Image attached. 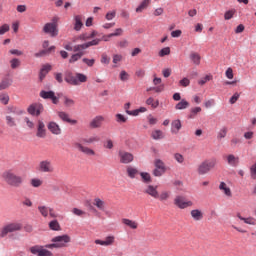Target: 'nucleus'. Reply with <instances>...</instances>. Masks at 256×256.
I'll list each match as a JSON object with an SVG mask.
<instances>
[{
    "instance_id": "26",
    "label": "nucleus",
    "mask_w": 256,
    "mask_h": 256,
    "mask_svg": "<svg viewBox=\"0 0 256 256\" xmlns=\"http://www.w3.org/2000/svg\"><path fill=\"white\" fill-rule=\"evenodd\" d=\"M151 0H143L140 5L136 8V13H143L145 9L149 7Z\"/></svg>"
},
{
    "instance_id": "23",
    "label": "nucleus",
    "mask_w": 256,
    "mask_h": 256,
    "mask_svg": "<svg viewBox=\"0 0 256 256\" xmlns=\"http://www.w3.org/2000/svg\"><path fill=\"white\" fill-rule=\"evenodd\" d=\"M227 163L228 165H231V167H237V165H239V157L230 154L227 156Z\"/></svg>"
},
{
    "instance_id": "2",
    "label": "nucleus",
    "mask_w": 256,
    "mask_h": 256,
    "mask_svg": "<svg viewBox=\"0 0 256 256\" xmlns=\"http://www.w3.org/2000/svg\"><path fill=\"white\" fill-rule=\"evenodd\" d=\"M64 79L66 83L74 86H79L81 83H87V75L79 72L75 73L74 75L70 72L65 76Z\"/></svg>"
},
{
    "instance_id": "1",
    "label": "nucleus",
    "mask_w": 256,
    "mask_h": 256,
    "mask_svg": "<svg viewBox=\"0 0 256 256\" xmlns=\"http://www.w3.org/2000/svg\"><path fill=\"white\" fill-rule=\"evenodd\" d=\"M2 179L10 187H21L23 185V177L16 175L11 170L4 171L2 173Z\"/></svg>"
},
{
    "instance_id": "55",
    "label": "nucleus",
    "mask_w": 256,
    "mask_h": 256,
    "mask_svg": "<svg viewBox=\"0 0 256 256\" xmlns=\"http://www.w3.org/2000/svg\"><path fill=\"white\" fill-rule=\"evenodd\" d=\"M38 256H53V252L44 249L43 247L40 249V254Z\"/></svg>"
},
{
    "instance_id": "30",
    "label": "nucleus",
    "mask_w": 256,
    "mask_h": 256,
    "mask_svg": "<svg viewBox=\"0 0 256 256\" xmlns=\"http://www.w3.org/2000/svg\"><path fill=\"white\" fill-rule=\"evenodd\" d=\"M190 59L194 65H201V55L197 52H192L190 54Z\"/></svg>"
},
{
    "instance_id": "7",
    "label": "nucleus",
    "mask_w": 256,
    "mask_h": 256,
    "mask_svg": "<svg viewBox=\"0 0 256 256\" xmlns=\"http://www.w3.org/2000/svg\"><path fill=\"white\" fill-rule=\"evenodd\" d=\"M38 171L40 173H53L55 171V167H53V163L49 160H43L38 165Z\"/></svg>"
},
{
    "instance_id": "3",
    "label": "nucleus",
    "mask_w": 256,
    "mask_h": 256,
    "mask_svg": "<svg viewBox=\"0 0 256 256\" xmlns=\"http://www.w3.org/2000/svg\"><path fill=\"white\" fill-rule=\"evenodd\" d=\"M23 229V224L19 222H10L0 228L1 239L7 237L9 233H16V231H21Z\"/></svg>"
},
{
    "instance_id": "9",
    "label": "nucleus",
    "mask_w": 256,
    "mask_h": 256,
    "mask_svg": "<svg viewBox=\"0 0 256 256\" xmlns=\"http://www.w3.org/2000/svg\"><path fill=\"white\" fill-rule=\"evenodd\" d=\"M44 33H48L51 37H57L59 31L57 30V24L46 23L43 27Z\"/></svg>"
},
{
    "instance_id": "24",
    "label": "nucleus",
    "mask_w": 256,
    "mask_h": 256,
    "mask_svg": "<svg viewBox=\"0 0 256 256\" xmlns=\"http://www.w3.org/2000/svg\"><path fill=\"white\" fill-rule=\"evenodd\" d=\"M171 125H172L171 132L177 135V133L181 131V127H182L181 120H174L172 121Z\"/></svg>"
},
{
    "instance_id": "44",
    "label": "nucleus",
    "mask_w": 256,
    "mask_h": 256,
    "mask_svg": "<svg viewBox=\"0 0 256 256\" xmlns=\"http://www.w3.org/2000/svg\"><path fill=\"white\" fill-rule=\"evenodd\" d=\"M140 177H142L143 183H151V174L147 172H141Z\"/></svg>"
},
{
    "instance_id": "22",
    "label": "nucleus",
    "mask_w": 256,
    "mask_h": 256,
    "mask_svg": "<svg viewBox=\"0 0 256 256\" xmlns=\"http://www.w3.org/2000/svg\"><path fill=\"white\" fill-rule=\"evenodd\" d=\"M122 223L123 225H126V227H129L130 229H137V227H139V224L136 221L127 218H123Z\"/></svg>"
},
{
    "instance_id": "58",
    "label": "nucleus",
    "mask_w": 256,
    "mask_h": 256,
    "mask_svg": "<svg viewBox=\"0 0 256 256\" xmlns=\"http://www.w3.org/2000/svg\"><path fill=\"white\" fill-rule=\"evenodd\" d=\"M120 80H122V81H129V74L127 73V71L122 70L120 72Z\"/></svg>"
},
{
    "instance_id": "8",
    "label": "nucleus",
    "mask_w": 256,
    "mask_h": 256,
    "mask_svg": "<svg viewBox=\"0 0 256 256\" xmlns=\"http://www.w3.org/2000/svg\"><path fill=\"white\" fill-rule=\"evenodd\" d=\"M43 109V104L34 103L28 107L27 111L33 117H39L43 113Z\"/></svg>"
},
{
    "instance_id": "34",
    "label": "nucleus",
    "mask_w": 256,
    "mask_h": 256,
    "mask_svg": "<svg viewBox=\"0 0 256 256\" xmlns=\"http://www.w3.org/2000/svg\"><path fill=\"white\" fill-rule=\"evenodd\" d=\"M49 228L52 231H61V225L59 224V221L57 220H52L49 222Z\"/></svg>"
},
{
    "instance_id": "18",
    "label": "nucleus",
    "mask_w": 256,
    "mask_h": 256,
    "mask_svg": "<svg viewBox=\"0 0 256 256\" xmlns=\"http://www.w3.org/2000/svg\"><path fill=\"white\" fill-rule=\"evenodd\" d=\"M57 115L59 119H61V121H64V123H70V125H77V120L70 119L67 112L59 111L57 112Z\"/></svg>"
},
{
    "instance_id": "36",
    "label": "nucleus",
    "mask_w": 256,
    "mask_h": 256,
    "mask_svg": "<svg viewBox=\"0 0 256 256\" xmlns=\"http://www.w3.org/2000/svg\"><path fill=\"white\" fill-rule=\"evenodd\" d=\"M83 55H85V52H77L73 54L69 59V63H76V61H79Z\"/></svg>"
},
{
    "instance_id": "43",
    "label": "nucleus",
    "mask_w": 256,
    "mask_h": 256,
    "mask_svg": "<svg viewBox=\"0 0 256 256\" xmlns=\"http://www.w3.org/2000/svg\"><path fill=\"white\" fill-rule=\"evenodd\" d=\"M51 51H55V46H51L46 50H42L39 53H36L35 57H43V55H47V53H51Z\"/></svg>"
},
{
    "instance_id": "56",
    "label": "nucleus",
    "mask_w": 256,
    "mask_h": 256,
    "mask_svg": "<svg viewBox=\"0 0 256 256\" xmlns=\"http://www.w3.org/2000/svg\"><path fill=\"white\" fill-rule=\"evenodd\" d=\"M82 61L87 67H93V65H95V59L83 58Z\"/></svg>"
},
{
    "instance_id": "61",
    "label": "nucleus",
    "mask_w": 256,
    "mask_h": 256,
    "mask_svg": "<svg viewBox=\"0 0 256 256\" xmlns=\"http://www.w3.org/2000/svg\"><path fill=\"white\" fill-rule=\"evenodd\" d=\"M9 29H10L9 24H3L0 27V35H5V33L9 31Z\"/></svg>"
},
{
    "instance_id": "53",
    "label": "nucleus",
    "mask_w": 256,
    "mask_h": 256,
    "mask_svg": "<svg viewBox=\"0 0 256 256\" xmlns=\"http://www.w3.org/2000/svg\"><path fill=\"white\" fill-rule=\"evenodd\" d=\"M6 123L8 127H15V125H17V123H15V118L11 116H6Z\"/></svg>"
},
{
    "instance_id": "52",
    "label": "nucleus",
    "mask_w": 256,
    "mask_h": 256,
    "mask_svg": "<svg viewBox=\"0 0 256 256\" xmlns=\"http://www.w3.org/2000/svg\"><path fill=\"white\" fill-rule=\"evenodd\" d=\"M64 105H65L66 107H73V105H75V100H73V99H71V98L65 96V97H64Z\"/></svg>"
},
{
    "instance_id": "37",
    "label": "nucleus",
    "mask_w": 256,
    "mask_h": 256,
    "mask_svg": "<svg viewBox=\"0 0 256 256\" xmlns=\"http://www.w3.org/2000/svg\"><path fill=\"white\" fill-rule=\"evenodd\" d=\"M202 109L201 107H194L190 110V114L188 116L189 119H195L197 117V114L201 113Z\"/></svg>"
},
{
    "instance_id": "40",
    "label": "nucleus",
    "mask_w": 256,
    "mask_h": 256,
    "mask_svg": "<svg viewBox=\"0 0 256 256\" xmlns=\"http://www.w3.org/2000/svg\"><path fill=\"white\" fill-rule=\"evenodd\" d=\"M84 49H88L86 43H84V44H78V45H75V46L73 47L74 53H83V50H84Z\"/></svg>"
},
{
    "instance_id": "6",
    "label": "nucleus",
    "mask_w": 256,
    "mask_h": 256,
    "mask_svg": "<svg viewBox=\"0 0 256 256\" xmlns=\"http://www.w3.org/2000/svg\"><path fill=\"white\" fill-rule=\"evenodd\" d=\"M174 205H176L178 209H187V207H193V201L187 200L183 196H176L174 199Z\"/></svg>"
},
{
    "instance_id": "11",
    "label": "nucleus",
    "mask_w": 256,
    "mask_h": 256,
    "mask_svg": "<svg viewBox=\"0 0 256 256\" xmlns=\"http://www.w3.org/2000/svg\"><path fill=\"white\" fill-rule=\"evenodd\" d=\"M75 149H78V151H81V153H84V155H88L89 157L95 156V151L87 146H83V144L79 142L74 143Z\"/></svg>"
},
{
    "instance_id": "4",
    "label": "nucleus",
    "mask_w": 256,
    "mask_h": 256,
    "mask_svg": "<svg viewBox=\"0 0 256 256\" xmlns=\"http://www.w3.org/2000/svg\"><path fill=\"white\" fill-rule=\"evenodd\" d=\"M215 165H217V159L211 158L209 160L203 161L199 166H198V175H207L211 169H215Z\"/></svg>"
},
{
    "instance_id": "64",
    "label": "nucleus",
    "mask_w": 256,
    "mask_h": 256,
    "mask_svg": "<svg viewBox=\"0 0 256 256\" xmlns=\"http://www.w3.org/2000/svg\"><path fill=\"white\" fill-rule=\"evenodd\" d=\"M104 147H105V149H113V140L107 139L104 142Z\"/></svg>"
},
{
    "instance_id": "59",
    "label": "nucleus",
    "mask_w": 256,
    "mask_h": 256,
    "mask_svg": "<svg viewBox=\"0 0 256 256\" xmlns=\"http://www.w3.org/2000/svg\"><path fill=\"white\" fill-rule=\"evenodd\" d=\"M166 170H161L159 168H156L153 170L154 177H161V175H164Z\"/></svg>"
},
{
    "instance_id": "15",
    "label": "nucleus",
    "mask_w": 256,
    "mask_h": 256,
    "mask_svg": "<svg viewBox=\"0 0 256 256\" xmlns=\"http://www.w3.org/2000/svg\"><path fill=\"white\" fill-rule=\"evenodd\" d=\"M36 137H39L40 139H45L47 137V129H45V123H43L41 120L38 121Z\"/></svg>"
},
{
    "instance_id": "38",
    "label": "nucleus",
    "mask_w": 256,
    "mask_h": 256,
    "mask_svg": "<svg viewBox=\"0 0 256 256\" xmlns=\"http://www.w3.org/2000/svg\"><path fill=\"white\" fill-rule=\"evenodd\" d=\"M169 197H171V192L169 191H162L159 194V197L157 199H159V201H167L169 199Z\"/></svg>"
},
{
    "instance_id": "47",
    "label": "nucleus",
    "mask_w": 256,
    "mask_h": 256,
    "mask_svg": "<svg viewBox=\"0 0 256 256\" xmlns=\"http://www.w3.org/2000/svg\"><path fill=\"white\" fill-rule=\"evenodd\" d=\"M225 137H227V127L224 126L219 130L217 138L218 139H225Z\"/></svg>"
},
{
    "instance_id": "32",
    "label": "nucleus",
    "mask_w": 256,
    "mask_h": 256,
    "mask_svg": "<svg viewBox=\"0 0 256 256\" xmlns=\"http://www.w3.org/2000/svg\"><path fill=\"white\" fill-rule=\"evenodd\" d=\"M146 105H150V107H152V109H157V107H159V100H155V98L149 97L146 100Z\"/></svg>"
},
{
    "instance_id": "5",
    "label": "nucleus",
    "mask_w": 256,
    "mask_h": 256,
    "mask_svg": "<svg viewBox=\"0 0 256 256\" xmlns=\"http://www.w3.org/2000/svg\"><path fill=\"white\" fill-rule=\"evenodd\" d=\"M52 243H56V249L67 247V243H71V236L64 234L52 238Z\"/></svg>"
},
{
    "instance_id": "33",
    "label": "nucleus",
    "mask_w": 256,
    "mask_h": 256,
    "mask_svg": "<svg viewBox=\"0 0 256 256\" xmlns=\"http://www.w3.org/2000/svg\"><path fill=\"white\" fill-rule=\"evenodd\" d=\"M147 108L145 107H140L139 109L132 110V111H127V115H131L132 117H137L139 113H146Z\"/></svg>"
},
{
    "instance_id": "13",
    "label": "nucleus",
    "mask_w": 256,
    "mask_h": 256,
    "mask_svg": "<svg viewBox=\"0 0 256 256\" xmlns=\"http://www.w3.org/2000/svg\"><path fill=\"white\" fill-rule=\"evenodd\" d=\"M118 155L120 158V163H123L125 165L129 163H133V159H134L133 154L125 151H119Z\"/></svg>"
},
{
    "instance_id": "16",
    "label": "nucleus",
    "mask_w": 256,
    "mask_h": 256,
    "mask_svg": "<svg viewBox=\"0 0 256 256\" xmlns=\"http://www.w3.org/2000/svg\"><path fill=\"white\" fill-rule=\"evenodd\" d=\"M115 243V236H107L105 240H95L96 245H101L102 247H109Z\"/></svg>"
},
{
    "instance_id": "51",
    "label": "nucleus",
    "mask_w": 256,
    "mask_h": 256,
    "mask_svg": "<svg viewBox=\"0 0 256 256\" xmlns=\"http://www.w3.org/2000/svg\"><path fill=\"white\" fill-rule=\"evenodd\" d=\"M100 61H101L102 65H109V63H111V58L109 56H107V54H102Z\"/></svg>"
},
{
    "instance_id": "39",
    "label": "nucleus",
    "mask_w": 256,
    "mask_h": 256,
    "mask_svg": "<svg viewBox=\"0 0 256 256\" xmlns=\"http://www.w3.org/2000/svg\"><path fill=\"white\" fill-rule=\"evenodd\" d=\"M10 86H11V81L5 78L0 82V91L8 89Z\"/></svg>"
},
{
    "instance_id": "50",
    "label": "nucleus",
    "mask_w": 256,
    "mask_h": 256,
    "mask_svg": "<svg viewBox=\"0 0 256 256\" xmlns=\"http://www.w3.org/2000/svg\"><path fill=\"white\" fill-rule=\"evenodd\" d=\"M170 54H171V48L169 47L162 48L159 51V57H165V55H170Z\"/></svg>"
},
{
    "instance_id": "35",
    "label": "nucleus",
    "mask_w": 256,
    "mask_h": 256,
    "mask_svg": "<svg viewBox=\"0 0 256 256\" xmlns=\"http://www.w3.org/2000/svg\"><path fill=\"white\" fill-rule=\"evenodd\" d=\"M189 107V102L187 100L182 99L178 104H176L175 109L181 111L183 109H187Z\"/></svg>"
},
{
    "instance_id": "46",
    "label": "nucleus",
    "mask_w": 256,
    "mask_h": 256,
    "mask_svg": "<svg viewBox=\"0 0 256 256\" xmlns=\"http://www.w3.org/2000/svg\"><path fill=\"white\" fill-rule=\"evenodd\" d=\"M213 80V75L209 74V75H206L204 78L200 79L198 81V85H205V83L209 82V81H212Z\"/></svg>"
},
{
    "instance_id": "10",
    "label": "nucleus",
    "mask_w": 256,
    "mask_h": 256,
    "mask_svg": "<svg viewBox=\"0 0 256 256\" xmlns=\"http://www.w3.org/2000/svg\"><path fill=\"white\" fill-rule=\"evenodd\" d=\"M157 189V186L147 185L144 188L143 193H145V195H149V197H152L153 199H159V191Z\"/></svg>"
},
{
    "instance_id": "28",
    "label": "nucleus",
    "mask_w": 256,
    "mask_h": 256,
    "mask_svg": "<svg viewBox=\"0 0 256 256\" xmlns=\"http://www.w3.org/2000/svg\"><path fill=\"white\" fill-rule=\"evenodd\" d=\"M127 175L130 177V179H135L137 175H139V170L137 168H134L133 166H128L127 169Z\"/></svg>"
},
{
    "instance_id": "17",
    "label": "nucleus",
    "mask_w": 256,
    "mask_h": 256,
    "mask_svg": "<svg viewBox=\"0 0 256 256\" xmlns=\"http://www.w3.org/2000/svg\"><path fill=\"white\" fill-rule=\"evenodd\" d=\"M218 189H220V191L223 193V195H225V197H233V192L231 191V188L229 187V185H227V183L220 182Z\"/></svg>"
},
{
    "instance_id": "42",
    "label": "nucleus",
    "mask_w": 256,
    "mask_h": 256,
    "mask_svg": "<svg viewBox=\"0 0 256 256\" xmlns=\"http://www.w3.org/2000/svg\"><path fill=\"white\" fill-rule=\"evenodd\" d=\"M237 13L235 9H231L225 12L224 19L225 21H229L230 19H233V16Z\"/></svg>"
},
{
    "instance_id": "20",
    "label": "nucleus",
    "mask_w": 256,
    "mask_h": 256,
    "mask_svg": "<svg viewBox=\"0 0 256 256\" xmlns=\"http://www.w3.org/2000/svg\"><path fill=\"white\" fill-rule=\"evenodd\" d=\"M83 28V16L76 15L74 16V31H79Z\"/></svg>"
},
{
    "instance_id": "14",
    "label": "nucleus",
    "mask_w": 256,
    "mask_h": 256,
    "mask_svg": "<svg viewBox=\"0 0 256 256\" xmlns=\"http://www.w3.org/2000/svg\"><path fill=\"white\" fill-rule=\"evenodd\" d=\"M47 128H48V131L52 133V135H61V133H63L61 126H59V124H57V122L55 121H50L47 124Z\"/></svg>"
},
{
    "instance_id": "41",
    "label": "nucleus",
    "mask_w": 256,
    "mask_h": 256,
    "mask_svg": "<svg viewBox=\"0 0 256 256\" xmlns=\"http://www.w3.org/2000/svg\"><path fill=\"white\" fill-rule=\"evenodd\" d=\"M154 165L157 169H161L163 171H167V168H165V163L161 159H156L154 161Z\"/></svg>"
},
{
    "instance_id": "57",
    "label": "nucleus",
    "mask_w": 256,
    "mask_h": 256,
    "mask_svg": "<svg viewBox=\"0 0 256 256\" xmlns=\"http://www.w3.org/2000/svg\"><path fill=\"white\" fill-rule=\"evenodd\" d=\"M99 43H101V39H94L90 42L86 43V47L89 49V47H93L95 45H99Z\"/></svg>"
},
{
    "instance_id": "45",
    "label": "nucleus",
    "mask_w": 256,
    "mask_h": 256,
    "mask_svg": "<svg viewBox=\"0 0 256 256\" xmlns=\"http://www.w3.org/2000/svg\"><path fill=\"white\" fill-rule=\"evenodd\" d=\"M30 185L32 187H41V185H43V180L39 179V178H33L31 181H30Z\"/></svg>"
},
{
    "instance_id": "60",
    "label": "nucleus",
    "mask_w": 256,
    "mask_h": 256,
    "mask_svg": "<svg viewBox=\"0 0 256 256\" xmlns=\"http://www.w3.org/2000/svg\"><path fill=\"white\" fill-rule=\"evenodd\" d=\"M190 84L191 81L188 78H183L179 81V85H181V87H189Z\"/></svg>"
},
{
    "instance_id": "62",
    "label": "nucleus",
    "mask_w": 256,
    "mask_h": 256,
    "mask_svg": "<svg viewBox=\"0 0 256 256\" xmlns=\"http://www.w3.org/2000/svg\"><path fill=\"white\" fill-rule=\"evenodd\" d=\"M243 221L246 225H256V220L253 217L244 218Z\"/></svg>"
},
{
    "instance_id": "63",
    "label": "nucleus",
    "mask_w": 256,
    "mask_h": 256,
    "mask_svg": "<svg viewBox=\"0 0 256 256\" xmlns=\"http://www.w3.org/2000/svg\"><path fill=\"white\" fill-rule=\"evenodd\" d=\"M0 101H1V103H3V105H7V103H9V95L1 94Z\"/></svg>"
},
{
    "instance_id": "54",
    "label": "nucleus",
    "mask_w": 256,
    "mask_h": 256,
    "mask_svg": "<svg viewBox=\"0 0 256 256\" xmlns=\"http://www.w3.org/2000/svg\"><path fill=\"white\" fill-rule=\"evenodd\" d=\"M116 121L117 123H127V117L123 114H116Z\"/></svg>"
},
{
    "instance_id": "49",
    "label": "nucleus",
    "mask_w": 256,
    "mask_h": 256,
    "mask_svg": "<svg viewBox=\"0 0 256 256\" xmlns=\"http://www.w3.org/2000/svg\"><path fill=\"white\" fill-rule=\"evenodd\" d=\"M116 16H117V11L113 10V11L106 13L105 19L107 21H113V19H115Z\"/></svg>"
},
{
    "instance_id": "19",
    "label": "nucleus",
    "mask_w": 256,
    "mask_h": 256,
    "mask_svg": "<svg viewBox=\"0 0 256 256\" xmlns=\"http://www.w3.org/2000/svg\"><path fill=\"white\" fill-rule=\"evenodd\" d=\"M103 121H105V117L103 116H96L90 122L91 129H99L103 125Z\"/></svg>"
},
{
    "instance_id": "29",
    "label": "nucleus",
    "mask_w": 256,
    "mask_h": 256,
    "mask_svg": "<svg viewBox=\"0 0 256 256\" xmlns=\"http://www.w3.org/2000/svg\"><path fill=\"white\" fill-rule=\"evenodd\" d=\"M151 137L155 141H159L160 139H164L165 138V134L161 130H154L151 133Z\"/></svg>"
},
{
    "instance_id": "31",
    "label": "nucleus",
    "mask_w": 256,
    "mask_h": 256,
    "mask_svg": "<svg viewBox=\"0 0 256 256\" xmlns=\"http://www.w3.org/2000/svg\"><path fill=\"white\" fill-rule=\"evenodd\" d=\"M38 211L40 213V215H42V217H49V211H51V208L47 207V206H43V205H40L38 206Z\"/></svg>"
},
{
    "instance_id": "21",
    "label": "nucleus",
    "mask_w": 256,
    "mask_h": 256,
    "mask_svg": "<svg viewBox=\"0 0 256 256\" xmlns=\"http://www.w3.org/2000/svg\"><path fill=\"white\" fill-rule=\"evenodd\" d=\"M190 215L194 221H201L203 219V212L199 209L191 210Z\"/></svg>"
},
{
    "instance_id": "25",
    "label": "nucleus",
    "mask_w": 256,
    "mask_h": 256,
    "mask_svg": "<svg viewBox=\"0 0 256 256\" xmlns=\"http://www.w3.org/2000/svg\"><path fill=\"white\" fill-rule=\"evenodd\" d=\"M83 143H86L87 145H91L93 143H99L101 141V138L97 135L90 136L88 138H83L82 139Z\"/></svg>"
},
{
    "instance_id": "12",
    "label": "nucleus",
    "mask_w": 256,
    "mask_h": 256,
    "mask_svg": "<svg viewBox=\"0 0 256 256\" xmlns=\"http://www.w3.org/2000/svg\"><path fill=\"white\" fill-rule=\"evenodd\" d=\"M40 97H42V99H51L54 105H57V103H59V98L55 96V92L53 91L42 90L40 92Z\"/></svg>"
},
{
    "instance_id": "48",
    "label": "nucleus",
    "mask_w": 256,
    "mask_h": 256,
    "mask_svg": "<svg viewBox=\"0 0 256 256\" xmlns=\"http://www.w3.org/2000/svg\"><path fill=\"white\" fill-rule=\"evenodd\" d=\"M11 69H17L21 66V60L14 58L10 61Z\"/></svg>"
},
{
    "instance_id": "27",
    "label": "nucleus",
    "mask_w": 256,
    "mask_h": 256,
    "mask_svg": "<svg viewBox=\"0 0 256 256\" xmlns=\"http://www.w3.org/2000/svg\"><path fill=\"white\" fill-rule=\"evenodd\" d=\"M93 206L97 207L99 211H105V201H103L101 198H95L93 201Z\"/></svg>"
}]
</instances>
